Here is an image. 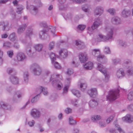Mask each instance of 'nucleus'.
<instances>
[{"instance_id":"obj_1","label":"nucleus","mask_w":133,"mask_h":133,"mask_svg":"<svg viewBox=\"0 0 133 133\" xmlns=\"http://www.w3.org/2000/svg\"><path fill=\"white\" fill-rule=\"evenodd\" d=\"M105 32L107 34L106 36H104L101 34H99L97 40L98 41H105L112 38L114 28L106 27L105 28Z\"/></svg>"},{"instance_id":"obj_2","label":"nucleus","mask_w":133,"mask_h":133,"mask_svg":"<svg viewBox=\"0 0 133 133\" xmlns=\"http://www.w3.org/2000/svg\"><path fill=\"white\" fill-rule=\"evenodd\" d=\"M97 65V69L103 74L105 77V81L108 82L109 81L110 78V74L107 73V69L101 64L98 63Z\"/></svg>"},{"instance_id":"obj_3","label":"nucleus","mask_w":133,"mask_h":133,"mask_svg":"<svg viewBox=\"0 0 133 133\" xmlns=\"http://www.w3.org/2000/svg\"><path fill=\"white\" fill-rule=\"evenodd\" d=\"M92 55L97 57V61L103 62L104 60H106L104 56L100 54V51L99 49H95L92 50Z\"/></svg>"},{"instance_id":"obj_4","label":"nucleus","mask_w":133,"mask_h":133,"mask_svg":"<svg viewBox=\"0 0 133 133\" xmlns=\"http://www.w3.org/2000/svg\"><path fill=\"white\" fill-rule=\"evenodd\" d=\"M119 95L118 91H110L107 97V100L110 102L114 101L118 98Z\"/></svg>"},{"instance_id":"obj_5","label":"nucleus","mask_w":133,"mask_h":133,"mask_svg":"<svg viewBox=\"0 0 133 133\" xmlns=\"http://www.w3.org/2000/svg\"><path fill=\"white\" fill-rule=\"evenodd\" d=\"M40 25L41 26H43V27L45 28H47L48 29H49L51 32L53 36H54L55 35V27H53L51 26L49 27L47 26L46 24V22H41L40 23Z\"/></svg>"},{"instance_id":"obj_6","label":"nucleus","mask_w":133,"mask_h":133,"mask_svg":"<svg viewBox=\"0 0 133 133\" xmlns=\"http://www.w3.org/2000/svg\"><path fill=\"white\" fill-rule=\"evenodd\" d=\"M79 59L81 63H83L86 61L88 59L87 54L86 53H80L79 55Z\"/></svg>"},{"instance_id":"obj_7","label":"nucleus","mask_w":133,"mask_h":133,"mask_svg":"<svg viewBox=\"0 0 133 133\" xmlns=\"http://www.w3.org/2000/svg\"><path fill=\"white\" fill-rule=\"evenodd\" d=\"M88 93L91 97H95L98 94L97 89L96 88H92L88 90Z\"/></svg>"},{"instance_id":"obj_8","label":"nucleus","mask_w":133,"mask_h":133,"mask_svg":"<svg viewBox=\"0 0 133 133\" xmlns=\"http://www.w3.org/2000/svg\"><path fill=\"white\" fill-rule=\"evenodd\" d=\"M34 66L35 67L33 70L34 74L35 75H39L41 72V70L39 66L37 64H34Z\"/></svg>"},{"instance_id":"obj_9","label":"nucleus","mask_w":133,"mask_h":133,"mask_svg":"<svg viewBox=\"0 0 133 133\" xmlns=\"http://www.w3.org/2000/svg\"><path fill=\"white\" fill-rule=\"evenodd\" d=\"M102 24V21L99 18H97L92 25V28L93 29H95Z\"/></svg>"},{"instance_id":"obj_10","label":"nucleus","mask_w":133,"mask_h":133,"mask_svg":"<svg viewBox=\"0 0 133 133\" xmlns=\"http://www.w3.org/2000/svg\"><path fill=\"white\" fill-rule=\"evenodd\" d=\"M16 57L18 61H23L26 58V57L24 54L22 52L18 53Z\"/></svg>"},{"instance_id":"obj_11","label":"nucleus","mask_w":133,"mask_h":133,"mask_svg":"<svg viewBox=\"0 0 133 133\" xmlns=\"http://www.w3.org/2000/svg\"><path fill=\"white\" fill-rule=\"evenodd\" d=\"M122 120L128 123H131L133 121V118L132 116L129 114L122 118Z\"/></svg>"},{"instance_id":"obj_12","label":"nucleus","mask_w":133,"mask_h":133,"mask_svg":"<svg viewBox=\"0 0 133 133\" xmlns=\"http://www.w3.org/2000/svg\"><path fill=\"white\" fill-rule=\"evenodd\" d=\"M125 75L124 70L122 69H120L116 72V75L117 77L120 78L124 77Z\"/></svg>"},{"instance_id":"obj_13","label":"nucleus","mask_w":133,"mask_h":133,"mask_svg":"<svg viewBox=\"0 0 133 133\" xmlns=\"http://www.w3.org/2000/svg\"><path fill=\"white\" fill-rule=\"evenodd\" d=\"M32 115L34 117H39L40 114L39 111L36 109H32L31 112Z\"/></svg>"},{"instance_id":"obj_14","label":"nucleus","mask_w":133,"mask_h":133,"mask_svg":"<svg viewBox=\"0 0 133 133\" xmlns=\"http://www.w3.org/2000/svg\"><path fill=\"white\" fill-rule=\"evenodd\" d=\"M84 68L86 70H90L93 67V64L91 62H87L83 65Z\"/></svg>"},{"instance_id":"obj_15","label":"nucleus","mask_w":133,"mask_h":133,"mask_svg":"<svg viewBox=\"0 0 133 133\" xmlns=\"http://www.w3.org/2000/svg\"><path fill=\"white\" fill-rule=\"evenodd\" d=\"M103 12V9L101 7H98L96 8L95 10V15H100Z\"/></svg>"},{"instance_id":"obj_16","label":"nucleus","mask_w":133,"mask_h":133,"mask_svg":"<svg viewBox=\"0 0 133 133\" xmlns=\"http://www.w3.org/2000/svg\"><path fill=\"white\" fill-rule=\"evenodd\" d=\"M130 11L124 9L122 12L121 16L123 17L127 18L130 15Z\"/></svg>"},{"instance_id":"obj_17","label":"nucleus","mask_w":133,"mask_h":133,"mask_svg":"<svg viewBox=\"0 0 133 133\" xmlns=\"http://www.w3.org/2000/svg\"><path fill=\"white\" fill-rule=\"evenodd\" d=\"M111 22L114 24H120L121 22L120 19L117 17H115L112 18Z\"/></svg>"},{"instance_id":"obj_18","label":"nucleus","mask_w":133,"mask_h":133,"mask_svg":"<svg viewBox=\"0 0 133 133\" xmlns=\"http://www.w3.org/2000/svg\"><path fill=\"white\" fill-rule=\"evenodd\" d=\"M26 27V24H24L19 26L17 29V33L18 34H20L23 33L25 30Z\"/></svg>"},{"instance_id":"obj_19","label":"nucleus","mask_w":133,"mask_h":133,"mask_svg":"<svg viewBox=\"0 0 133 133\" xmlns=\"http://www.w3.org/2000/svg\"><path fill=\"white\" fill-rule=\"evenodd\" d=\"M10 81L12 83L14 84H17L18 83V79L15 76H11L10 78Z\"/></svg>"},{"instance_id":"obj_20","label":"nucleus","mask_w":133,"mask_h":133,"mask_svg":"<svg viewBox=\"0 0 133 133\" xmlns=\"http://www.w3.org/2000/svg\"><path fill=\"white\" fill-rule=\"evenodd\" d=\"M9 39L12 41L14 42L15 43V41H17V40L16 39V36L14 32H13L10 34L9 37Z\"/></svg>"},{"instance_id":"obj_21","label":"nucleus","mask_w":133,"mask_h":133,"mask_svg":"<svg viewBox=\"0 0 133 133\" xmlns=\"http://www.w3.org/2000/svg\"><path fill=\"white\" fill-rule=\"evenodd\" d=\"M59 54L63 58H65L67 55V51L66 49H62L59 51Z\"/></svg>"},{"instance_id":"obj_22","label":"nucleus","mask_w":133,"mask_h":133,"mask_svg":"<svg viewBox=\"0 0 133 133\" xmlns=\"http://www.w3.org/2000/svg\"><path fill=\"white\" fill-rule=\"evenodd\" d=\"M98 103L94 99L90 101L89 102V105L91 108H94L97 105Z\"/></svg>"},{"instance_id":"obj_23","label":"nucleus","mask_w":133,"mask_h":133,"mask_svg":"<svg viewBox=\"0 0 133 133\" xmlns=\"http://www.w3.org/2000/svg\"><path fill=\"white\" fill-rule=\"evenodd\" d=\"M35 50L38 51H41L43 47V45L42 44H38L35 45L34 46Z\"/></svg>"},{"instance_id":"obj_24","label":"nucleus","mask_w":133,"mask_h":133,"mask_svg":"<svg viewBox=\"0 0 133 133\" xmlns=\"http://www.w3.org/2000/svg\"><path fill=\"white\" fill-rule=\"evenodd\" d=\"M39 89L40 92H42L44 95H47L48 94V92L46 88H43L42 87H41Z\"/></svg>"},{"instance_id":"obj_25","label":"nucleus","mask_w":133,"mask_h":133,"mask_svg":"<svg viewBox=\"0 0 133 133\" xmlns=\"http://www.w3.org/2000/svg\"><path fill=\"white\" fill-rule=\"evenodd\" d=\"M72 92L73 94L76 96L77 97H81V94L79 91L75 89L72 90Z\"/></svg>"},{"instance_id":"obj_26","label":"nucleus","mask_w":133,"mask_h":133,"mask_svg":"<svg viewBox=\"0 0 133 133\" xmlns=\"http://www.w3.org/2000/svg\"><path fill=\"white\" fill-rule=\"evenodd\" d=\"M8 25V22L2 21L0 22V26H3L2 30L3 31L5 30V28Z\"/></svg>"},{"instance_id":"obj_27","label":"nucleus","mask_w":133,"mask_h":133,"mask_svg":"<svg viewBox=\"0 0 133 133\" xmlns=\"http://www.w3.org/2000/svg\"><path fill=\"white\" fill-rule=\"evenodd\" d=\"M30 9L33 10L32 13L34 15L36 14L38 11L37 8L36 6L32 5L30 6Z\"/></svg>"},{"instance_id":"obj_28","label":"nucleus","mask_w":133,"mask_h":133,"mask_svg":"<svg viewBox=\"0 0 133 133\" xmlns=\"http://www.w3.org/2000/svg\"><path fill=\"white\" fill-rule=\"evenodd\" d=\"M12 45L10 42H6L4 43L3 45L4 47L7 48H11Z\"/></svg>"},{"instance_id":"obj_29","label":"nucleus","mask_w":133,"mask_h":133,"mask_svg":"<svg viewBox=\"0 0 133 133\" xmlns=\"http://www.w3.org/2000/svg\"><path fill=\"white\" fill-rule=\"evenodd\" d=\"M101 117L99 115L93 116L91 118V120L93 122H95L97 120L101 119Z\"/></svg>"},{"instance_id":"obj_30","label":"nucleus","mask_w":133,"mask_h":133,"mask_svg":"<svg viewBox=\"0 0 133 133\" xmlns=\"http://www.w3.org/2000/svg\"><path fill=\"white\" fill-rule=\"evenodd\" d=\"M50 56L51 59L52 63H53L54 61L56 60V58L57 56L55 55V54L51 52L50 55Z\"/></svg>"},{"instance_id":"obj_31","label":"nucleus","mask_w":133,"mask_h":133,"mask_svg":"<svg viewBox=\"0 0 133 133\" xmlns=\"http://www.w3.org/2000/svg\"><path fill=\"white\" fill-rule=\"evenodd\" d=\"M78 86H79L81 90L82 91H84L87 87V84L85 83H81L80 84H78Z\"/></svg>"},{"instance_id":"obj_32","label":"nucleus","mask_w":133,"mask_h":133,"mask_svg":"<svg viewBox=\"0 0 133 133\" xmlns=\"http://www.w3.org/2000/svg\"><path fill=\"white\" fill-rule=\"evenodd\" d=\"M115 127L117 128V130L120 133H125L124 131L117 124H115Z\"/></svg>"},{"instance_id":"obj_33","label":"nucleus","mask_w":133,"mask_h":133,"mask_svg":"<svg viewBox=\"0 0 133 133\" xmlns=\"http://www.w3.org/2000/svg\"><path fill=\"white\" fill-rule=\"evenodd\" d=\"M28 73L27 72H24V81L25 82H27L28 81Z\"/></svg>"},{"instance_id":"obj_34","label":"nucleus","mask_w":133,"mask_h":133,"mask_svg":"<svg viewBox=\"0 0 133 133\" xmlns=\"http://www.w3.org/2000/svg\"><path fill=\"white\" fill-rule=\"evenodd\" d=\"M24 9V7L23 6H20L16 10V12L18 14H21L22 12V10Z\"/></svg>"},{"instance_id":"obj_35","label":"nucleus","mask_w":133,"mask_h":133,"mask_svg":"<svg viewBox=\"0 0 133 133\" xmlns=\"http://www.w3.org/2000/svg\"><path fill=\"white\" fill-rule=\"evenodd\" d=\"M56 82V84H57V89L58 90H60L62 87V84L61 82L60 81H55Z\"/></svg>"},{"instance_id":"obj_36","label":"nucleus","mask_w":133,"mask_h":133,"mask_svg":"<svg viewBox=\"0 0 133 133\" xmlns=\"http://www.w3.org/2000/svg\"><path fill=\"white\" fill-rule=\"evenodd\" d=\"M69 123L70 124L73 125L76 124V121L74 120L72 117H70L69 118Z\"/></svg>"},{"instance_id":"obj_37","label":"nucleus","mask_w":133,"mask_h":133,"mask_svg":"<svg viewBox=\"0 0 133 133\" xmlns=\"http://www.w3.org/2000/svg\"><path fill=\"white\" fill-rule=\"evenodd\" d=\"M128 98L129 100L133 99V91L130 92L128 95Z\"/></svg>"},{"instance_id":"obj_38","label":"nucleus","mask_w":133,"mask_h":133,"mask_svg":"<svg viewBox=\"0 0 133 133\" xmlns=\"http://www.w3.org/2000/svg\"><path fill=\"white\" fill-rule=\"evenodd\" d=\"M104 51V52L107 54H109L110 53V51L109 48L108 46L105 47Z\"/></svg>"},{"instance_id":"obj_39","label":"nucleus","mask_w":133,"mask_h":133,"mask_svg":"<svg viewBox=\"0 0 133 133\" xmlns=\"http://www.w3.org/2000/svg\"><path fill=\"white\" fill-rule=\"evenodd\" d=\"M8 106L6 103L3 102H1L0 103V107L3 109H5Z\"/></svg>"},{"instance_id":"obj_40","label":"nucleus","mask_w":133,"mask_h":133,"mask_svg":"<svg viewBox=\"0 0 133 133\" xmlns=\"http://www.w3.org/2000/svg\"><path fill=\"white\" fill-rule=\"evenodd\" d=\"M45 34L44 31H42L39 33V35L40 38L42 39H44V35Z\"/></svg>"},{"instance_id":"obj_41","label":"nucleus","mask_w":133,"mask_h":133,"mask_svg":"<svg viewBox=\"0 0 133 133\" xmlns=\"http://www.w3.org/2000/svg\"><path fill=\"white\" fill-rule=\"evenodd\" d=\"M79 65V63L76 62L75 61H72L71 63V66L72 67H76L78 66Z\"/></svg>"},{"instance_id":"obj_42","label":"nucleus","mask_w":133,"mask_h":133,"mask_svg":"<svg viewBox=\"0 0 133 133\" xmlns=\"http://www.w3.org/2000/svg\"><path fill=\"white\" fill-rule=\"evenodd\" d=\"M52 63L54 65L56 68L59 69L61 68V66L57 62L54 61Z\"/></svg>"},{"instance_id":"obj_43","label":"nucleus","mask_w":133,"mask_h":133,"mask_svg":"<svg viewBox=\"0 0 133 133\" xmlns=\"http://www.w3.org/2000/svg\"><path fill=\"white\" fill-rule=\"evenodd\" d=\"M8 56L10 57L11 58L14 55L13 51L12 50H9L7 51Z\"/></svg>"},{"instance_id":"obj_44","label":"nucleus","mask_w":133,"mask_h":133,"mask_svg":"<svg viewBox=\"0 0 133 133\" xmlns=\"http://www.w3.org/2000/svg\"><path fill=\"white\" fill-rule=\"evenodd\" d=\"M95 29H93L92 28V26L91 27V28L90 27H88V32L89 34L90 35H91L92 34L94 30Z\"/></svg>"},{"instance_id":"obj_45","label":"nucleus","mask_w":133,"mask_h":133,"mask_svg":"<svg viewBox=\"0 0 133 133\" xmlns=\"http://www.w3.org/2000/svg\"><path fill=\"white\" fill-rule=\"evenodd\" d=\"M127 72L130 75L133 74V69L132 67H129V69L127 70Z\"/></svg>"},{"instance_id":"obj_46","label":"nucleus","mask_w":133,"mask_h":133,"mask_svg":"<svg viewBox=\"0 0 133 133\" xmlns=\"http://www.w3.org/2000/svg\"><path fill=\"white\" fill-rule=\"evenodd\" d=\"M99 125L100 127H103L106 126V124L104 122L103 120H101L99 122Z\"/></svg>"},{"instance_id":"obj_47","label":"nucleus","mask_w":133,"mask_h":133,"mask_svg":"<svg viewBox=\"0 0 133 133\" xmlns=\"http://www.w3.org/2000/svg\"><path fill=\"white\" fill-rule=\"evenodd\" d=\"M109 12L111 15H114L115 13V10L113 9H110L108 10Z\"/></svg>"},{"instance_id":"obj_48","label":"nucleus","mask_w":133,"mask_h":133,"mask_svg":"<svg viewBox=\"0 0 133 133\" xmlns=\"http://www.w3.org/2000/svg\"><path fill=\"white\" fill-rule=\"evenodd\" d=\"M27 36H30L32 34V29H28L27 31Z\"/></svg>"},{"instance_id":"obj_49","label":"nucleus","mask_w":133,"mask_h":133,"mask_svg":"<svg viewBox=\"0 0 133 133\" xmlns=\"http://www.w3.org/2000/svg\"><path fill=\"white\" fill-rule=\"evenodd\" d=\"M22 95L19 91L17 92L15 94L14 96L15 97L20 98L21 97Z\"/></svg>"},{"instance_id":"obj_50","label":"nucleus","mask_w":133,"mask_h":133,"mask_svg":"<svg viewBox=\"0 0 133 133\" xmlns=\"http://www.w3.org/2000/svg\"><path fill=\"white\" fill-rule=\"evenodd\" d=\"M54 46V42H51L49 45V49L50 50L52 49Z\"/></svg>"},{"instance_id":"obj_51","label":"nucleus","mask_w":133,"mask_h":133,"mask_svg":"<svg viewBox=\"0 0 133 133\" xmlns=\"http://www.w3.org/2000/svg\"><path fill=\"white\" fill-rule=\"evenodd\" d=\"M35 123V122L34 121L32 120L28 122V124L30 127H32L34 126Z\"/></svg>"},{"instance_id":"obj_52","label":"nucleus","mask_w":133,"mask_h":133,"mask_svg":"<svg viewBox=\"0 0 133 133\" xmlns=\"http://www.w3.org/2000/svg\"><path fill=\"white\" fill-rule=\"evenodd\" d=\"M85 26L84 25H79L78 27V28L81 30H83L85 28Z\"/></svg>"},{"instance_id":"obj_53","label":"nucleus","mask_w":133,"mask_h":133,"mask_svg":"<svg viewBox=\"0 0 133 133\" xmlns=\"http://www.w3.org/2000/svg\"><path fill=\"white\" fill-rule=\"evenodd\" d=\"M73 72V70L71 69H68V70L67 72V74L69 75H70L71 74H72Z\"/></svg>"},{"instance_id":"obj_54","label":"nucleus","mask_w":133,"mask_h":133,"mask_svg":"<svg viewBox=\"0 0 133 133\" xmlns=\"http://www.w3.org/2000/svg\"><path fill=\"white\" fill-rule=\"evenodd\" d=\"M114 117V116L113 115L109 117L108 118L107 120V123H109L111 121Z\"/></svg>"},{"instance_id":"obj_55","label":"nucleus","mask_w":133,"mask_h":133,"mask_svg":"<svg viewBox=\"0 0 133 133\" xmlns=\"http://www.w3.org/2000/svg\"><path fill=\"white\" fill-rule=\"evenodd\" d=\"M38 95H36L35 97H33L31 100V102L32 103H34L37 101Z\"/></svg>"},{"instance_id":"obj_56","label":"nucleus","mask_w":133,"mask_h":133,"mask_svg":"<svg viewBox=\"0 0 133 133\" xmlns=\"http://www.w3.org/2000/svg\"><path fill=\"white\" fill-rule=\"evenodd\" d=\"M76 44L77 45H82L84 44L83 43L79 41H76Z\"/></svg>"},{"instance_id":"obj_57","label":"nucleus","mask_w":133,"mask_h":133,"mask_svg":"<svg viewBox=\"0 0 133 133\" xmlns=\"http://www.w3.org/2000/svg\"><path fill=\"white\" fill-rule=\"evenodd\" d=\"M69 87V85L65 86L64 88L63 92L64 93H66L68 91V89Z\"/></svg>"},{"instance_id":"obj_58","label":"nucleus","mask_w":133,"mask_h":133,"mask_svg":"<svg viewBox=\"0 0 133 133\" xmlns=\"http://www.w3.org/2000/svg\"><path fill=\"white\" fill-rule=\"evenodd\" d=\"M3 52L0 49V62H2V57L3 56Z\"/></svg>"},{"instance_id":"obj_59","label":"nucleus","mask_w":133,"mask_h":133,"mask_svg":"<svg viewBox=\"0 0 133 133\" xmlns=\"http://www.w3.org/2000/svg\"><path fill=\"white\" fill-rule=\"evenodd\" d=\"M14 70L13 68H9L7 69V71L9 74H10L11 72L14 71Z\"/></svg>"},{"instance_id":"obj_60","label":"nucleus","mask_w":133,"mask_h":133,"mask_svg":"<svg viewBox=\"0 0 133 133\" xmlns=\"http://www.w3.org/2000/svg\"><path fill=\"white\" fill-rule=\"evenodd\" d=\"M71 111L72 110L71 109L68 108H67L65 110V112L67 114L70 113L71 112Z\"/></svg>"},{"instance_id":"obj_61","label":"nucleus","mask_w":133,"mask_h":133,"mask_svg":"<svg viewBox=\"0 0 133 133\" xmlns=\"http://www.w3.org/2000/svg\"><path fill=\"white\" fill-rule=\"evenodd\" d=\"M120 44L122 46H125L126 45V43L122 41L121 40L119 41Z\"/></svg>"},{"instance_id":"obj_62","label":"nucleus","mask_w":133,"mask_h":133,"mask_svg":"<svg viewBox=\"0 0 133 133\" xmlns=\"http://www.w3.org/2000/svg\"><path fill=\"white\" fill-rule=\"evenodd\" d=\"M14 47L17 49L19 47V45L17 44L18 41L17 42L15 41V43L14 42Z\"/></svg>"},{"instance_id":"obj_63","label":"nucleus","mask_w":133,"mask_h":133,"mask_svg":"<svg viewBox=\"0 0 133 133\" xmlns=\"http://www.w3.org/2000/svg\"><path fill=\"white\" fill-rule=\"evenodd\" d=\"M72 103L74 106H76L77 105L78 102L77 100H75L74 101H72Z\"/></svg>"},{"instance_id":"obj_64","label":"nucleus","mask_w":133,"mask_h":133,"mask_svg":"<svg viewBox=\"0 0 133 133\" xmlns=\"http://www.w3.org/2000/svg\"><path fill=\"white\" fill-rule=\"evenodd\" d=\"M110 133H117L114 129H111L110 130Z\"/></svg>"}]
</instances>
